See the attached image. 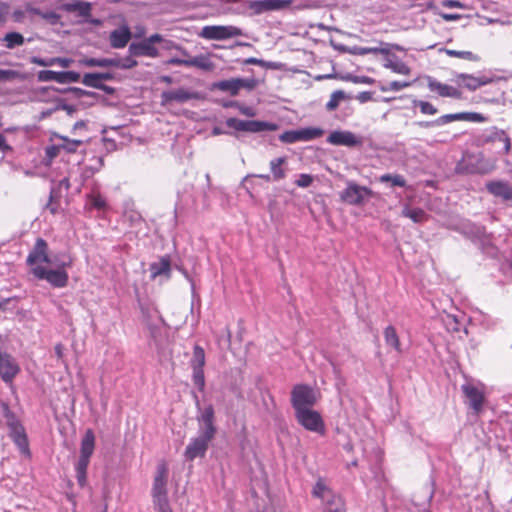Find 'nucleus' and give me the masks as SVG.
<instances>
[{"instance_id":"nucleus-1","label":"nucleus","mask_w":512,"mask_h":512,"mask_svg":"<svg viewBox=\"0 0 512 512\" xmlns=\"http://www.w3.org/2000/svg\"><path fill=\"white\" fill-rule=\"evenodd\" d=\"M193 398L197 409L200 411V414L197 416L199 430L198 435L190 440L184 451V457L188 461H193L198 457H205L209 444L217 433V428L214 424L215 412L213 406L208 405L201 410L200 401L196 393H193Z\"/></svg>"},{"instance_id":"nucleus-2","label":"nucleus","mask_w":512,"mask_h":512,"mask_svg":"<svg viewBox=\"0 0 512 512\" xmlns=\"http://www.w3.org/2000/svg\"><path fill=\"white\" fill-rule=\"evenodd\" d=\"M319 399L317 391L307 384H296L291 390V406L294 410L312 408Z\"/></svg>"},{"instance_id":"nucleus-3","label":"nucleus","mask_w":512,"mask_h":512,"mask_svg":"<svg viewBox=\"0 0 512 512\" xmlns=\"http://www.w3.org/2000/svg\"><path fill=\"white\" fill-rule=\"evenodd\" d=\"M228 128L234 129L236 132L260 133L263 131H276L279 129L277 123L261 121V120H242L236 117H230L225 120Z\"/></svg>"},{"instance_id":"nucleus-4","label":"nucleus","mask_w":512,"mask_h":512,"mask_svg":"<svg viewBox=\"0 0 512 512\" xmlns=\"http://www.w3.org/2000/svg\"><path fill=\"white\" fill-rule=\"evenodd\" d=\"M294 416L297 423L307 431L318 433L320 435L325 434V423L318 411L313 410L312 408L301 409L300 411L294 412Z\"/></svg>"},{"instance_id":"nucleus-5","label":"nucleus","mask_w":512,"mask_h":512,"mask_svg":"<svg viewBox=\"0 0 512 512\" xmlns=\"http://www.w3.org/2000/svg\"><path fill=\"white\" fill-rule=\"evenodd\" d=\"M31 272L35 278L46 280L54 288H64L69 281V275L64 269H47L38 265L32 267Z\"/></svg>"},{"instance_id":"nucleus-6","label":"nucleus","mask_w":512,"mask_h":512,"mask_svg":"<svg viewBox=\"0 0 512 512\" xmlns=\"http://www.w3.org/2000/svg\"><path fill=\"white\" fill-rule=\"evenodd\" d=\"M242 29L232 25H207L198 33V36L206 40H227L242 36Z\"/></svg>"},{"instance_id":"nucleus-7","label":"nucleus","mask_w":512,"mask_h":512,"mask_svg":"<svg viewBox=\"0 0 512 512\" xmlns=\"http://www.w3.org/2000/svg\"><path fill=\"white\" fill-rule=\"evenodd\" d=\"M324 129L320 127H305L297 130H287L279 135V140L285 144L296 142H308L324 135Z\"/></svg>"},{"instance_id":"nucleus-8","label":"nucleus","mask_w":512,"mask_h":512,"mask_svg":"<svg viewBox=\"0 0 512 512\" xmlns=\"http://www.w3.org/2000/svg\"><path fill=\"white\" fill-rule=\"evenodd\" d=\"M205 362L206 358L204 349L199 345H195L193 347V354L189 364L192 369V381L200 392H203L205 389Z\"/></svg>"},{"instance_id":"nucleus-9","label":"nucleus","mask_w":512,"mask_h":512,"mask_svg":"<svg viewBox=\"0 0 512 512\" xmlns=\"http://www.w3.org/2000/svg\"><path fill=\"white\" fill-rule=\"evenodd\" d=\"M162 40V35L155 33L139 42H132L129 45L128 52L131 56H146L156 58L160 55L159 50L155 47L158 41Z\"/></svg>"},{"instance_id":"nucleus-10","label":"nucleus","mask_w":512,"mask_h":512,"mask_svg":"<svg viewBox=\"0 0 512 512\" xmlns=\"http://www.w3.org/2000/svg\"><path fill=\"white\" fill-rule=\"evenodd\" d=\"M370 188L360 186L355 182H348L347 187L340 193V199L350 205H361L365 196H370Z\"/></svg>"},{"instance_id":"nucleus-11","label":"nucleus","mask_w":512,"mask_h":512,"mask_svg":"<svg viewBox=\"0 0 512 512\" xmlns=\"http://www.w3.org/2000/svg\"><path fill=\"white\" fill-rule=\"evenodd\" d=\"M327 142L331 145L346 146L349 148L361 147L364 143L363 137L356 136L348 130L332 131L327 137Z\"/></svg>"},{"instance_id":"nucleus-12","label":"nucleus","mask_w":512,"mask_h":512,"mask_svg":"<svg viewBox=\"0 0 512 512\" xmlns=\"http://www.w3.org/2000/svg\"><path fill=\"white\" fill-rule=\"evenodd\" d=\"M168 468L165 463L157 466L156 475L153 480L152 498L156 500L168 499L167 495Z\"/></svg>"},{"instance_id":"nucleus-13","label":"nucleus","mask_w":512,"mask_h":512,"mask_svg":"<svg viewBox=\"0 0 512 512\" xmlns=\"http://www.w3.org/2000/svg\"><path fill=\"white\" fill-rule=\"evenodd\" d=\"M81 75L75 71H52L41 70L37 73V80L39 82L56 81L61 84L75 83L80 81Z\"/></svg>"},{"instance_id":"nucleus-14","label":"nucleus","mask_w":512,"mask_h":512,"mask_svg":"<svg viewBox=\"0 0 512 512\" xmlns=\"http://www.w3.org/2000/svg\"><path fill=\"white\" fill-rule=\"evenodd\" d=\"M461 390L466 398V403L475 414H479L483 409L485 401L483 390L471 383L463 384L461 386Z\"/></svg>"},{"instance_id":"nucleus-15","label":"nucleus","mask_w":512,"mask_h":512,"mask_svg":"<svg viewBox=\"0 0 512 512\" xmlns=\"http://www.w3.org/2000/svg\"><path fill=\"white\" fill-rule=\"evenodd\" d=\"M20 372V367L16 360L7 352L0 350V377L9 384Z\"/></svg>"},{"instance_id":"nucleus-16","label":"nucleus","mask_w":512,"mask_h":512,"mask_svg":"<svg viewBox=\"0 0 512 512\" xmlns=\"http://www.w3.org/2000/svg\"><path fill=\"white\" fill-rule=\"evenodd\" d=\"M48 243L43 238H37L33 248L30 250L26 264L33 266L37 263H50V256L48 254Z\"/></svg>"},{"instance_id":"nucleus-17","label":"nucleus","mask_w":512,"mask_h":512,"mask_svg":"<svg viewBox=\"0 0 512 512\" xmlns=\"http://www.w3.org/2000/svg\"><path fill=\"white\" fill-rule=\"evenodd\" d=\"M485 188L494 197L500 198L503 202L512 205V186L508 181L491 180L485 184Z\"/></svg>"},{"instance_id":"nucleus-18","label":"nucleus","mask_w":512,"mask_h":512,"mask_svg":"<svg viewBox=\"0 0 512 512\" xmlns=\"http://www.w3.org/2000/svg\"><path fill=\"white\" fill-rule=\"evenodd\" d=\"M480 139L483 143H495V142H502L503 143V150L504 153H509L511 149V141L508 134L497 127H491L487 130H485L481 136Z\"/></svg>"},{"instance_id":"nucleus-19","label":"nucleus","mask_w":512,"mask_h":512,"mask_svg":"<svg viewBox=\"0 0 512 512\" xmlns=\"http://www.w3.org/2000/svg\"><path fill=\"white\" fill-rule=\"evenodd\" d=\"M425 79L427 81V86L430 91L436 92L441 97H450V98H461V92L448 84L441 83L437 81L432 76H425Z\"/></svg>"},{"instance_id":"nucleus-20","label":"nucleus","mask_w":512,"mask_h":512,"mask_svg":"<svg viewBox=\"0 0 512 512\" xmlns=\"http://www.w3.org/2000/svg\"><path fill=\"white\" fill-rule=\"evenodd\" d=\"M9 437L25 457H31L29 440L23 425L9 430Z\"/></svg>"},{"instance_id":"nucleus-21","label":"nucleus","mask_w":512,"mask_h":512,"mask_svg":"<svg viewBox=\"0 0 512 512\" xmlns=\"http://www.w3.org/2000/svg\"><path fill=\"white\" fill-rule=\"evenodd\" d=\"M150 278L152 280L159 276H164L166 279L171 277V261L168 255L162 256L159 261L152 262L149 266Z\"/></svg>"},{"instance_id":"nucleus-22","label":"nucleus","mask_w":512,"mask_h":512,"mask_svg":"<svg viewBox=\"0 0 512 512\" xmlns=\"http://www.w3.org/2000/svg\"><path fill=\"white\" fill-rule=\"evenodd\" d=\"M289 1L286 0H254L249 4L256 14H261L266 11L280 10L284 8Z\"/></svg>"},{"instance_id":"nucleus-23","label":"nucleus","mask_w":512,"mask_h":512,"mask_svg":"<svg viewBox=\"0 0 512 512\" xmlns=\"http://www.w3.org/2000/svg\"><path fill=\"white\" fill-rule=\"evenodd\" d=\"M197 95L194 92H190L184 88L177 90L164 91L161 94L162 103L178 102L184 103L191 99H196Z\"/></svg>"},{"instance_id":"nucleus-24","label":"nucleus","mask_w":512,"mask_h":512,"mask_svg":"<svg viewBox=\"0 0 512 512\" xmlns=\"http://www.w3.org/2000/svg\"><path fill=\"white\" fill-rule=\"evenodd\" d=\"M131 39V32L127 26H122L110 33V45L114 49L124 48Z\"/></svg>"},{"instance_id":"nucleus-25","label":"nucleus","mask_w":512,"mask_h":512,"mask_svg":"<svg viewBox=\"0 0 512 512\" xmlns=\"http://www.w3.org/2000/svg\"><path fill=\"white\" fill-rule=\"evenodd\" d=\"M384 67L391 69L394 73L409 75L411 73L410 67H408L403 61H401L395 54H385Z\"/></svg>"},{"instance_id":"nucleus-26","label":"nucleus","mask_w":512,"mask_h":512,"mask_svg":"<svg viewBox=\"0 0 512 512\" xmlns=\"http://www.w3.org/2000/svg\"><path fill=\"white\" fill-rule=\"evenodd\" d=\"M89 463L90 457L80 455L75 464L76 479L80 488H84L87 485V469Z\"/></svg>"},{"instance_id":"nucleus-27","label":"nucleus","mask_w":512,"mask_h":512,"mask_svg":"<svg viewBox=\"0 0 512 512\" xmlns=\"http://www.w3.org/2000/svg\"><path fill=\"white\" fill-rule=\"evenodd\" d=\"M241 82L238 81V78H231L227 80H221L218 82H214L211 86L212 90H219L222 92H227L231 96H236L239 93V85Z\"/></svg>"},{"instance_id":"nucleus-28","label":"nucleus","mask_w":512,"mask_h":512,"mask_svg":"<svg viewBox=\"0 0 512 512\" xmlns=\"http://www.w3.org/2000/svg\"><path fill=\"white\" fill-rule=\"evenodd\" d=\"M66 12H76L80 17L87 18L91 15L92 6L89 2L76 1L72 3H65L62 6Z\"/></svg>"},{"instance_id":"nucleus-29","label":"nucleus","mask_w":512,"mask_h":512,"mask_svg":"<svg viewBox=\"0 0 512 512\" xmlns=\"http://www.w3.org/2000/svg\"><path fill=\"white\" fill-rule=\"evenodd\" d=\"M385 343L388 347L394 349L397 353L403 352L399 336L394 326L389 325L384 329L383 332Z\"/></svg>"},{"instance_id":"nucleus-30","label":"nucleus","mask_w":512,"mask_h":512,"mask_svg":"<svg viewBox=\"0 0 512 512\" xmlns=\"http://www.w3.org/2000/svg\"><path fill=\"white\" fill-rule=\"evenodd\" d=\"M312 495L316 498H320L323 502H328L331 499L336 500L335 494L331 489L324 483L322 479H319L312 489Z\"/></svg>"},{"instance_id":"nucleus-31","label":"nucleus","mask_w":512,"mask_h":512,"mask_svg":"<svg viewBox=\"0 0 512 512\" xmlns=\"http://www.w3.org/2000/svg\"><path fill=\"white\" fill-rule=\"evenodd\" d=\"M401 215L411 219L414 223H423L428 219V214L422 208H412L408 204L403 206Z\"/></svg>"},{"instance_id":"nucleus-32","label":"nucleus","mask_w":512,"mask_h":512,"mask_svg":"<svg viewBox=\"0 0 512 512\" xmlns=\"http://www.w3.org/2000/svg\"><path fill=\"white\" fill-rule=\"evenodd\" d=\"M24 36L16 31H11L6 33L3 37L0 38V42L4 44L7 49H14L16 47L22 46L25 43Z\"/></svg>"},{"instance_id":"nucleus-33","label":"nucleus","mask_w":512,"mask_h":512,"mask_svg":"<svg viewBox=\"0 0 512 512\" xmlns=\"http://www.w3.org/2000/svg\"><path fill=\"white\" fill-rule=\"evenodd\" d=\"M95 449V436L91 429H88L81 440L80 455L90 457Z\"/></svg>"},{"instance_id":"nucleus-34","label":"nucleus","mask_w":512,"mask_h":512,"mask_svg":"<svg viewBox=\"0 0 512 512\" xmlns=\"http://www.w3.org/2000/svg\"><path fill=\"white\" fill-rule=\"evenodd\" d=\"M73 258L70 254L66 252H59L50 257V265L55 266L58 269L71 268L73 266Z\"/></svg>"},{"instance_id":"nucleus-35","label":"nucleus","mask_w":512,"mask_h":512,"mask_svg":"<svg viewBox=\"0 0 512 512\" xmlns=\"http://www.w3.org/2000/svg\"><path fill=\"white\" fill-rule=\"evenodd\" d=\"M80 64L86 67H116L117 58L86 57L80 60Z\"/></svg>"},{"instance_id":"nucleus-36","label":"nucleus","mask_w":512,"mask_h":512,"mask_svg":"<svg viewBox=\"0 0 512 512\" xmlns=\"http://www.w3.org/2000/svg\"><path fill=\"white\" fill-rule=\"evenodd\" d=\"M458 77L463 80V85L471 91L488 83V80L484 78H478L468 74H460Z\"/></svg>"},{"instance_id":"nucleus-37","label":"nucleus","mask_w":512,"mask_h":512,"mask_svg":"<svg viewBox=\"0 0 512 512\" xmlns=\"http://www.w3.org/2000/svg\"><path fill=\"white\" fill-rule=\"evenodd\" d=\"M285 161L286 159L284 157L275 158L270 161V169L274 181H279L285 178V170L281 167Z\"/></svg>"},{"instance_id":"nucleus-38","label":"nucleus","mask_w":512,"mask_h":512,"mask_svg":"<svg viewBox=\"0 0 512 512\" xmlns=\"http://www.w3.org/2000/svg\"><path fill=\"white\" fill-rule=\"evenodd\" d=\"M349 53L353 55H366V54H389V50L379 47H361L353 46L349 49Z\"/></svg>"},{"instance_id":"nucleus-39","label":"nucleus","mask_w":512,"mask_h":512,"mask_svg":"<svg viewBox=\"0 0 512 512\" xmlns=\"http://www.w3.org/2000/svg\"><path fill=\"white\" fill-rule=\"evenodd\" d=\"M31 13L34 15H37L41 17L42 19L46 20L51 25H56L60 21V15L56 13L55 11H42L39 8H33L31 9Z\"/></svg>"},{"instance_id":"nucleus-40","label":"nucleus","mask_w":512,"mask_h":512,"mask_svg":"<svg viewBox=\"0 0 512 512\" xmlns=\"http://www.w3.org/2000/svg\"><path fill=\"white\" fill-rule=\"evenodd\" d=\"M442 320L449 332H459L464 327L456 315L447 314Z\"/></svg>"},{"instance_id":"nucleus-41","label":"nucleus","mask_w":512,"mask_h":512,"mask_svg":"<svg viewBox=\"0 0 512 512\" xmlns=\"http://www.w3.org/2000/svg\"><path fill=\"white\" fill-rule=\"evenodd\" d=\"M346 98H347V95L343 90L334 91L331 94L329 101L325 105L326 110L329 112L336 110L337 107L339 106L340 101H342Z\"/></svg>"},{"instance_id":"nucleus-42","label":"nucleus","mask_w":512,"mask_h":512,"mask_svg":"<svg viewBox=\"0 0 512 512\" xmlns=\"http://www.w3.org/2000/svg\"><path fill=\"white\" fill-rule=\"evenodd\" d=\"M2 411L4 417L6 418V424L9 430L22 425L17 416L14 414V412L11 411L8 404H2Z\"/></svg>"},{"instance_id":"nucleus-43","label":"nucleus","mask_w":512,"mask_h":512,"mask_svg":"<svg viewBox=\"0 0 512 512\" xmlns=\"http://www.w3.org/2000/svg\"><path fill=\"white\" fill-rule=\"evenodd\" d=\"M19 299L17 297L4 298L0 301V316L13 313L17 309Z\"/></svg>"},{"instance_id":"nucleus-44","label":"nucleus","mask_w":512,"mask_h":512,"mask_svg":"<svg viewBox=\"0 0 512 512\" xmlns=\"http://www.w3.org/2000/svg\"><path fill=\"white\" fill-rule=\"evenodd\" d=\"M188 67H197L203 70H210L212 69V62L209 60L208 57L204 55L195 56L191 59H188Z\"/></svg>"},{"instance_id":"nucleus-45","label":"nucleus","mask_w":512,"mask_h":512,"mask_svg":"<svg viewBox=\"0 0 512 512\" xmlns=\"http://www.w3.org/2000/svg\"><path fill=\"white\" fill-rule=\"evenodd\" d=\"M379 181L382 183L391 182L393 186L398 187H405L406 186V180L405 178L400 174H383L379 177Z\"/></svg>"},{"instance_id":"nucleus-46","label":"nucleus","mask_w":512,"mask_h":512,"mask_svg":"<svg viewBox=\"0 0 512 512\" xmlns=\"http://www.w3.org/2000/svg\"><path fill=\"white\" fill-rule=\"evenodd\" d=\"M64 143L60 145L65 151L68 153H75L79 146H81L84 141L81 139H69L65 136L59 137Z\"/></svg>"},{"instance_id":"nucleus-47","label":"nucleus","mask_w":512,"mask_h":512,"mask_svg":"<svg viewBox=\"0 0 512 512\" xmlns=\"http://www.w3.org/2000/svg\"><path fill=\"white\" fill-rule=\"evenodd\" d=\"M413 105L419 107L420 112L424 115H435L438 112V109L428 101L414 100Z\"/></svg>"},{"instance_id":"nucleus-48","label":"nucleus","mask_w":512,"mask_h":512,"mask_svg":"<svg viewBox=\"0 0 512 512\" xmlns=\"http://www.w3.org/2000/svg\"><path fill=\"white\" fill-rule=\"evenodd\" d=\"M445 53L448 56L466 59L469 61H478L479 60V57L470 51H458V50H452V49H445Z\"/></svg>"},{"instance_id":"nucleus-49","label":"nucleus","mask_w":512,"mask_h":512,"mask_svg":"<svg viewBox=\"0 0 512 512\" xmlns=\"http://www.w3.org/2000/svg\"><path fill=\"white\" fill-rule=\"evenodd\" d=\"M80 80L85 86L95 89H97L101 82L98 76V72L85 73L83 77L80 78Z\"/></svg>"},{"instance_id":"nucleus-50","label":"nucleus","mask_w":512,"mask_h":512,"mask_svg":"<svg viewBox=\"0 0 512 512\" xmlns=\"http://www.w3.org/2000/svg\"><path fill=\"white\" fill-rule=\"evenodd\" d=\"M157 44H160L161 48L164 50H179L182 52L183 55H188L187 51L183 49L180 45H178L176 42L166 39L162 36V40L158 41Z\"/></svg>"},{"instance_id":"nucleus-51","label":"nucleus","mask_w":512,"mask_h":512,"mask_svg":"<svg viewBox=\"0 0 512 512\" xmlns=\"http://www.w3.org/2000/svg\"><path fill=\"white\" fill-rule=\"evenodd\" d=\"M135 56H129L124 57L123 59L117 58V64L116 68L121 69H132L138 65V62L134 59Z\"/></svg>"},{"instance_id":"nucleus-52","label":"nucleus","mask_w":512,"mask_h":512,"mask_svg":"<svg viewBox=\"0 0 512 512\" xmlns=\"http://www.w3.org/2000/svg\"><path fill=\"white\" fill-rule=\"evenodd\" d=\"M64 92L72 93L75 98H82L84 96L93 97V98L98 97L97 93L92 92V91H87V90H84V89L78 88V87H69V88L65 89Z\"/></svg>"},{"instance_id":"nucleus-53","label":"nucleus","mask_w":512,"mask_h":512,"mask_svg":"<svg viewBox=\"0 0 512 512\" xmlns=\"http://www.w3.org/2000/svg\"><path fill=\"white\" fill-rule=\"evenodd\" d=\"M410 85H411V82H407V81H391L387 84L386 87H382L381 90L384 92H386V91L397 92L404 88L409 87Z\"/></svg>"},{"instance_id":"nucleus-54","label":"nucleus","mask_w":512,"mask_h":512,"mask_svg":"<svg viewBox=\"0 0 512 512\" xmlns=\"http://www.w3.org/2000/svg\"><path fill=\"white\" fill-rule=\"evenodd\" d=\"M438 121L439 126L446 125L453 121H463V112L442 115L438 117Z\"/></svg>"},{"instance_id":"nucleus-55","label":"nucleus","mask_w":512,"mask_h":512,"mask_svg":"<svg viewBox=\"0 0 512 512\" xmlns=\"http://www.w3.org/2000/svg\"><path fill=\"white\" fill-rule=\"evenodd\" d=\"M341 80L344 81H350L353 83H361V84H372L374 82V79L368 77V76H356L352 74H347L345 76L340 77Z\"/></svg>"},{"instance_id":"nucleus-56","label":"nucleus","mask_w":512,"mask_h":512,"mask_svg":"<svg viewBox=\"0 0 512 512\" xmlns=\"http://www.w3.org/2000/svg\"><path fill=\"white\" fill-rule=\"evenodd\" d=\"M89 203L92 208H95L97 210H104L107 207V203L104 197L101 195H90L89 196Z\"/></svg>"},{"instance_id":"nucleus-57","label":"nucleus","mask_w":512,"mask_h":512,"mask_svg":"<svg viewBox=\"0 0 512 512\" xmlns=\"http://www.w3.org/2000/svg\"><path fill=\"white\" fill-rule=\"evenodd\" d=\"M326 512H344L343 503L339 496H336V500L326 502Z\"/></svg>"},{"instance_id":"nucleus-58","label":"nucleus","mask_w":512,"mask_h":512,"mask_svg":"<svg viewBox=\"0 0 512 512\" xmlns=\"http://www.w3.org/2000/svg\"><path fill=\"white\" fill-rule=\"evenodd\" d=\"M486 117L477 112H463V121L469 122H484Z\"/></svg>"},{"instance_id":"nucleus-59","label":"nucleus","mask_w":512,"mask_h":512,"mask_svg":"<svg viewBox=\"0 0 512 512\" xmlns=\"http://www.w3.org/2000/svg\"><path fill=\"white\" fill-rule=\"evenodd\" d=\"M153 504H154V509L157 512H173L170 507L168 499L156 500L153 502Z\"/></svg>"},{"instance_id":"nucleus-60","label":"nucleus","mask_w":512,"mask_h":512,"mask_svg":"<svg viewBox=\"0 0 512 512\" xmlns=\"http://www.w3.org/2000/svg\"><path fill=\"white\" fill-rule=\"evenodd\" d=\"M18 76L15 70L0 69V82L11 81Z\"/></svg>"},{"instance_id":"nucleus-61","label":"nucleus","mask_w":512,"mask_h":512,"mask_svg":"<svg viewBox=\"0 0 512 512\" xmlns=\"http://www.w3.org/2000/svg\"><path fill=\"white\" fill-rule=\"evenodd\" d=\"M125 218L130 222L131 225H137L143 220L141 214L136 211L126 212Z\"/></svg>"},{"instance_id":"nucleus-62","label":"nucleus","mask_w":512,"mask_h":512,"mask_svg":"<svg viewBox=\"0 0 512 512\" xmlns=\"http://www.w3.org/2000/svg\"><path fill=\"white\" fill-rule=\"evenodd\" d=\"M312 180L313 179H312V177L310 175H308V174H300L299 179L296 180V184L299 187L305 188V187H308V186L311 185Z\"/></svg>"},{"instance_id":"nucleus-63","label":"nucleus","mask_w":512,"mask_h":512,"mask_svg":"<svg viewBox=\"0 0 512 512\" xmlns=\"http://www.w3.org/2000/svg\"><path fill=\"white\" fill-rule=\"evenodd\" d=\"M238 81L241 82V84L239 85V90H241L242 88L252 90L256 84L254 79L238 78Z\"/></svg>"},{"instance_id":"nucleus-64","label":"nucleus","mask_w":512,"mask_h":512,"mask_svg":"<svg viewBox=\"0 0 512 512\" xmlns=\"http://www.w3.org/2000/svg\"><path fill=\"white\" fill-rule=\"evenodd\" d=\"M372 97H373V93L370 92V91H363V92H360L357 96H356V99L360 102V103H366L370 100H372Z\"/></svg>"}]
</instances>
